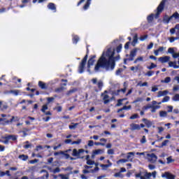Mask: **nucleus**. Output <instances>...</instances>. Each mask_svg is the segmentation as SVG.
<instances>
[{
	"label": "nucleus",
	"instance_id": "37998d69",
	"mask_svg": "<svg viewBox=\"0 0 179 179\" xmlns=\"http://www.w3.org/2000/svg\"><path fill=\"white\" fill-rule=\"evenodd\" d=\"M81 143H82V139H78V141H73L71 143V145H80Z\"/></svg>",
	"mask_w": 179,
	"mask_h": 179
},
{
	"label": "nucleus",
	"instance_id": "5fc2aeb1",
	"mask_svg": "<svg viewBox=\"0 0 179 179\" xmlns=\"http://www.w3.org/2000/svg\"><path fill=\"white\" fill-rule=\"evenodd\" d=\"M61 171V169L59 167H57L56 169H53L52 173L53 174H57V173H59Z\"/></svg>",
	"mask_w": 179,
	"mask_h": 179
},
{
	"label": "nucleus",
	"instance_id": "cd10ccee",
	"mask_svg": "<svg viewBox=\"0 0 179 179\" xmlns=\"http://www.w3.org/2000/svg\"><path fill=\"white\" fill-rule=\"evenodd\" d=\"M78 41H79V36L78 35L73 36V44H78Z\"/></svg>",
	"mask_w": 179,
	"mask_h": 179
},
{
	"label": "nucleus",
	"instance_id": "b1692460",
	"mask_svg": "<svg viewBox=\"0 0 179 179\" xmlns=\"http://www.w3.org/2000/svg\"><path fill=\"white\" fill-rule=\"evenodd\" d=\"M137 43H138V34H136L133 38V41L131 42V45H133V47H135V45H136Z\"/></svg>",
	"mask_w": 179,
	"mask_h": 179
},
{
	"label": "nucleus",
	"instance_id": "13d9d810",
	"mask_svg": "<svg viewBox=\"0 0 179 179\" xmlns=\"http://www.w3.org/2000/svg\"><path fill=\"white\" fill-rule=\"evenodd\" d=\"M78 124L76 123L73 125H69V129H75V128H76V127H78Z\"/></svg>",
	"mask_w": 179,
	"mask_h": 179
},
{
	"label": "nucleus",
	"instance_id": "aec40b11",
	"mask_svg": "<svg viewBox=\"0 0 179 179\" xmlns=\"http://www.w3.org/2000/svg\"><path fill=\"white\" fill-rule=\"evenodd\" d=\"M18 159H20V160H22V162H26L29 159V155H26L24 154L20 155L18 156Z\"/></svg>",
	"mask_w": 179,
	"mask_h": 179
},
{
	"label": "nucleus",
	"instance_id": "7ed1b4c3",
	"mask_svg": "<svg viewBox=\"0 0 179 179\" xmlns=\"http://www.w3.org/2000/svg\"><path fill=\"white\" fill-rule=\"evenodd\" d=\"M166 2H167V0H162L159 6L157 8V13L155 14V19H159L160 17V13L164 10V6H166Z\"/></svg>",
	"mask_w": 179,
	"mask_h": 179
},
{
	"label": "nucleus",
	"instance_id": "a878e982",
	"mask_svg": "<svg viewBox=\"0 0 179 179\" xmlns=\"http://www.w3.org/2000/svg\"><path fill=\"white\" fill-rule=\"evenodd\" d=\"M151 108V113H155L156 110H159V108H160V106L152 105Z\"/></svg>",
	"mask_w": 179,
	"mask_h": 179
},
{
	"label": "nucleus",
	"instance_id": "603ef678",
	"mask_svg": "<svg viewBox=\"0 0 179 179\" xmlns=\"http://www.w3.org/2000/svg\"><path fill=\"white\" fill-rule=\"evenodd\" d=\"M169 142V140H164V141L162 142V143L160 148H163L164 146H167V143H168Z\"/></svg>",
	"mask_w": 179,
	"mask_h": 179
},
{
	"label": "nucleus",
	"instance_id": "f3484780",
	"mask_svg": "<svg viewBox=\"0 0 179 179\" xmlns=\"http://www.w3.org/2000/svg\"><path fill=\"white\" fill-rule=\"evenodd\" d=\"M142 121L144 122V124H145L147 128H150V127L152 125V122L146 118H143Z\"/></svg>",
	"mask_w": 179,
	"mask_h": 179
},
{
	"label": "nucleus",
	"instance_id": "6e6d98bb",
	"mask_svg": "<svg viewBox=\"0 0 179 179\" xmlns=\"http://www.w3.org/2000/svg\"><path fill=\"white\" fill-rule=\"evenodd\" d=\"M87 164L88 166H93V164H94V161H92V159H89L88 161H87Z\"/></svg>",
	"mask_w": 179,
	"mask_h": 179
},
{
	"label": "nucleus",
	"instance_id": "680f3d73",
	"mask_svg": "<svg viewBox=\"0 0 179 179\" xmlns=\"http://www.w3.org/2000/svg\"><path fill=\"white\" fill-rule=\"evenodd\" d=\"M143 99L142 98H141V97H138V98H137L136 100H134V101H133V103H139V101H143Z\"/></svg>",
	"mask_w": 179,
	"mask_h": 179
},
{
	"label": "nucleus",
	"instance_id": "338daca9",
	"mask_svg": "<svg viewBox=\"0 0 179 179\" xmlns=\"http://www.w3.org/2000/svg\"><path fill=\"white\" fill-rule=\"evenodd\" d=\"M41 149H43V145H37L35 150L38 152V150H41Z\"/></svg>",
	"mask_w": 179,
	"mask_h": 179
},
{
	"label": "nucleus",
	"instance_id": "f03ea898",
	"mask_svg": "<svg viewBox=\"0 0 179 179\" xmlns=\"http://www.w3.org/2000/svg\"><path fill=\"white\" fill-rule=\"evenodd\" d=\"M88 57H89V48H87L86 55L82 59L78 66L79 73H83V72L85 71V66H86V62H87Z\"/></svg>",
	"mask_w": 179,
	"mask_h": 179
},
{
	"label": "nucleus",
	"instance_id": "9d476101",
	"mask_svg": "<svg viewBox=\"0 0 179 179\" xmlns=\"http://www.w3.org/2000/svg\"><path fill=\"white\" fill-rule=\"evenodd\" d=\"M106 93H108V91L105 90L104 92L101 94V96H103V101L104 104H108L110 102V96L108 94H106Z\"/></svg>",
	"mask_w": 179,
	"mask_h": 179
},
{
	"label": "nucleus",
	"instance_id": "bf43d9fd",
	"mask_svg": "<svg viewBox=\"0 0 179 179\" xmlns=\"http://www.w3.org/2000/svg\"><path fill=\"white\" fill-rule=\"evenodd\" d=\"M168 52L169 53V54H172V55H173V54H174V48H169V49H168Z\"/></svg>",
	"mask_w": 179,
	"mask_h": 179
},
{
	"label": "nucleus",
	"instance_id": "bb28decb",
	"mask_svg": "<svg viewBox=\"0 0 179 179\" xmlns=\"http://www.w3.org/2000/svg\"><path fill=\"white\" fill-rule=\"evenodd\" d=\"M176 29L178 30L179 29V24H177L174 28L170 29L171 34H174L176 33Z\"/></svg>",
	"mask_w": 179,
	"mask_h": 179
},
{
	"label": "nucleus",
	"instance_id": "ea45409f",
	"mask_svg": "<svg viewBox=\"0 0 179 179\" xmlns=\"http://www.w3.org/2000/svg\"><path fill=\"white\" fill-rule=\"evenodd\" d=\"M121 50H122V44H120L117 48H116V52L118 53L121 52Z\"/></svg>",
	"mask_w": 179,
	"mask_h": 179
},
{
	"label": "nucleus",
	"instance_id": "de8ad7c7",
	"mask_svg": "<svg viewBox=\"0 0 179 179\" xmlns=\"http://www.w3.org/2000/svg\"><path fill=\"white\" fill-rule=\"evenodd\" d=\"M139 61H143V57H137L134 62V64H137L138 62H139Z\"/></svg>",
	"mask_w": 179,
	"mask_h": 179
},
{
	"label": "nucleus",
	"instance_id": "7c9ffc66",
	"mask_svg": "<svg viewBox=\"0 0 179 179\" xmlns=\"http://www.w3.org/2000/svg\"><path fill=\"white\" fill-rule=\"evenodd\" d=\"M159 117H167V112L164 110L159 111Z\"/></svg>",
	"mask_w": 179,
	"mask_h": 179
},
{
	"label": "nucleus",
	"instance_id": "0eeeda50",
	"mask_svg": "<svg viewBox=\"0 0 179 179\" xmlns=\"http://www.w3.org/2000/svg\"><path fill=\"white\" fill-rule=\"evenodd\" d=\"M138 52V50L136 48L133 49L130 52L129 57L124 59V65H127V61H129V62L134 61V59H135V57H136V52Z\"/></svg>",
	"mask_w": 179,
	"mask_h": 179
},
{
	"label": "nucleus",
	"instance_id": "e433bc0d",
	"mask_svg": "<svg viewBox=\"0 0 179 179\" xmlns=\"http://www.w3.org/2000/svg\"><path fill=\"white\" fill-rule=\"evenodd\" d=\"M172 100L173 101H179V94H176L173 98H172Z\"/></svg>",
	"mask_w": 179,
	"mask_h": 179
},
{
	"label": "nucleus",
	"instance_id": "69168bd1",
	"mask_svg": "<svg viewBox=\"0 0 179 179\" xmlns=\"http://www.w3.org/2000/svg\"><path fill=\"white\" fill-rule=\"evenodd\" d=\"M131 108H132V106L131 105L129 106H123V110H131Z\"/></svg>",
	"mask_w": 179,
	"mask_h": 179
},
{
	"label": "nucleus",
	"instance_id": "6e6552de",
	"mask_svg": "<svg viewBox=\"0 0 179 179\" xmlns=\"http://www.w3.org/2000/svg\"><path fill=\"white\" fill-rule=\"evenodd\" d=\"M147 158L150 163H156L157 161V156L155 153L147 154Z\"/></svg>",
	"mask_w": 179,
	"mask_h": 179
},
{
	"label": "nucleus",
	"instance_id": "2eb2a0df",
	"mask_svg": "<svg viewBox=\"0 0 179 179\" xmlns=\"http://www.w3.org/2000/svg\"><path fill=\"white\" fill-rule=\"evenodd\" d=\"M48 9L52 10L54 13H55L57 12V6H55V3H49L48 4Z\"/></svg>",
	"mask_w": 179,
	"mask_h": 179
},
{
	"label": "nucleus",
	"instance_id": "39448f33",
	"mask_svg": "<svg viewBox=\"0 0 179 179\" xmlns=\"http://www.w3.org/2000/svg\"><path fill=\"white\" fill-rule=\"evenodd\" d=\"M96 55H92L90 56V58L87 61V72H89L90 73L92 72V71L90 70V69L92 68V66H93V65H94V62H96Z\"/></svg>",
	"mask_w": 179,
	"mask_h": 179
},
{
	"label": "nucleus",
	"instance_id": "ddd939ff",
	"mask_svg": "<svg viewBox=\"0 0 179 179\" xmlns=\"http://www.w3.org/2000/svg\"><path fill=\"white\" fill-rule=\"evenodd\" d=\"M129 129L130 131H141V126L138 124L131 123Z\"/></svg>",
	"mask_w": 179,
	"mask_h": 179
},
{
	"label": "nucleus",
	"instance_id": "f8f14e48",
	"mask_svg": "<svg viewBox=\"0 0 179 179\" xmlns=\"http://www.w3.org/2000/svg\"><path fill=\"white\" fill-rule=\"evenodd\" d=\"M162 178H166V179H176V176L171 174L169 172H165L162 175Z\"/></svg>",
	"mask_w": 179,
	"mask_h": 179
},
{
	"label": "nucleus",
	"instance_id": "20e7f679",
	"mask_svg": "<svg viewBox=\"0 0 179 179\" xmlns=\"http://www.w3.org/2000/svg\"><path fill=\"white\" fill-rule=\"evenodd\" d=\"M91 82H92L93 85H97V87H94V92H96V93H99V92H101L103 86V81L99 80L97 83V78H92L91 80Z\"/></svg>",
	"mask_w": 179,
	"mask_h": 179
},
{
	"label": "nucleus",
	"instance_id": "473e14b6",
	"mask_svg": "<svg viewBox=\"0 0 179 179\" xmlns=\"http://www.w3.org/2000/svg\"><path fill=\"white\" fill-rule=\"evenodd\" d=\"M167 101H170V96H165L162 100V103H167Z\"/></svg>",
	"mask_w": 179,
	"mask_h": 179
},
{
	"label": "nucleus",
	"instance_id": "6ab92c4d",
	"mask_svg": "<svg viewBox=\"0 0 179 179\" xmlns=\"http://www.w3.org/2000/svg\"><path fill=\"white\" fill-rule=\"evenodd\" d=\"M167 94H169V91H167V90L159 91V92H158L157 97H162L163 96H167Z\"/></svg>",
	"mask_w": 179,
	"mask_h": 179
},
{
	"label": "nucleus",
	"instance_id": "864d4df0",
	"mask_svg": "<svg viewBox=\"0 0 179 179\" xmlns=\"http://www.w3.org/2000/svg\"><path fill=\"white\" fill-rule=\"evenodd\" d=\"M94 145L96 146H106V143H100V142H95Z\"/></svg>",
	"mask_w": 179,
	"mask_h": 179
},
{
	"label": "nucleus",
	"instance_id": "a211bd4d",
	"mask_svg": "<svg viewBox=\"0 0 179 179\" xmlns=\"http://www.w3.org/2000/svg\"><path fill=\"white\" fill-rule=\"evenodd\" d=\"M103 153H104V150H101V149L94 150L92 152V156H96L97 155H103Z\"/></svg>",
	"mask_w": 179,
	"mask_h": 179
},
{
	"label": "nucleus",
	"instance_id": "49530a36",
	"mask_svg": "<svg viewBox=\"0 0 179 179\" xmlns=\"http://www.w3.org/2000/svg\"><path fill=\"white\" fill-rule=\"evenodd\" d=\"M128 162V159H120L117 162V164H120V163H127Z\"/></svg>",
	"mask_w": 179,
	"mask_h": 179
},
{
	"label": "nucleus",
	"instance_id": "c756f323",
	"mask_svg": "<svg viewBox=\"0 0 179 179\" xmlns=\"http://www.w3.org/2000/svg\"><path fill=\"white\" fill-rule=\"evenodd\" d=\"M114 177H115L116 178L118 177L120 178H124V175H122V173H121L120 172H117L114 174Z\"/></svg>",
	"mask_w": 179,
	"mask_h": 179
},
{
	"label": "nucleus",
	"instance_id": "423d86ee",
	"mask_svg": "<svg viewBox=\"0 0 179 179\" xmlns=\"http://www.w3.org/2000/svg\"><path fill=\"white\" fill-rule=\"evenodd\" d=\"M3 139H4L3 143H4V145H8L9 143V141H13V142L17 141V136L10 134L3 137Z\"/></svg>",
	"mask_w": 179,
	"mask_h": 179
},
{
	"label": "nucleus",
	"instance_id": "e2e57ef3",
	"mask_svg": "<svg viewBox=\"0 0 179 179\" xmlns=\"http://www.w3.org/2000/svg\"><path fill=\"white\" fill-rule=\"evenodd\" d=\"M167 108H169L167 113H173V106H167Z\"/></svg>",
	"mask_w": 179,
	"mask_h": 179
},
{
	"label": "nucleus",
	"instance_id": "0e129e2a",
	"mask_svg": "<svg viewBox=\"0 0 179 179\" xmlns=\"http://www.w3.org/2000/svg\"><path fill=\"white\" fill-rule=\"evenodd\" d=\"M59 155H64V151L55 152L54 156H59Z\"/></svg>",
	"mask_w": 179,
	"mask_h": 179
},
{
	"label": "nucleus",
	"instance_id": "2f4dec72",
	"mask_svg": "<svg viewBox=\"0 0 179 179\" xmlns=\"http://www.w3.org/2000/svg\"><path fill=\"white\" fill-rule=\"evenodd\" d=\"M166 161L167 164H170V163H173L174 159H173V157L170 156L166 158Z\"/></svg>",
	"mask_w": 179,
	"mask_h": 179
},
{
	"label": "nucleus",
	"instance_id": "774afa93",
	"mask_svg": "<svg viewBox=\"0 0 179 179\" xmlns=\"http://www.w3.org/2000/svg\"><path fill=\"white\" fill-rule=\"evenodd\" d=\"M107 153H108V155H114V150L109 149V150H108Z\"/></svg>",
	"mask_w": 179,
	"mask_h": 179
},
{
	"label": "nucleus",
	"instance_id": "4c0bfd02",
	"mask_svg": "<svg viewBox=\"0 0 179 179\" xmlns=\"http://www.w3.org/2000/svg\"><path fill=\"white\" fill-rule=\"evenodd\" d=\"M131 156H135V152H128L127 156V159L128 160H130L131 159Z\"/></svg>",
	"mask_w": 179,
	"mask_h": 179
},
{
	"label": "nucleus",
	"instance_id": "f257e3e1",
	"mask_svg": "<svg viewBox=\"0 0 179 179\" xmlns=\"http://www.w3.org/2000/svg\"><path fill=\"white\" fill-rule=\"evenodd\" d=\"M115 55V50H113V48H108L106 52H103L95 64L94 72H100L101 68H104L106 71H114L115 59H120V55L115 57H114Z\"/></svg>",
	"mask_w": 179,
	"mask_h": 179
},
{
	"label": "nucleus",
	"instance_id": "a18cd8bd",
	"mask_svg": "<svg viewBox=\"0 0 179 179\" xmlns=\"http://www.w3.org/2000/svg\"><path fill=\"white\" fill-rule=\"evenodd\" d=\"M136 118H139V115H138L137 113L130 116V120H136Z\"/></svg>",
	"mask_w": 179,
	"mask_h": 179
},
{
	"label": "nucleus",
	"instance_id": "79ce46f5",
	"mask_svg": "<svg viewBox=\"0 0 179 179\" xmlns=\"http://www.w3.org/2000/svg\"><path fill=\"white\" fill-rule=\"evenodd\" d=\"M164 83H170L171 82V78L166 77L165 78L164 80L162 81Z\"/></svg>",
	"mask_w": 179,
	"mask_h": 179
},
{
	"label": "nucleus",
	"instance_id": "c9c22d12",
	"mask_svg": "<svg viewBox=\"0 0 179 179\" xmlns=\"http://www.w3.org/2000/svg\"><path fill=\"white\" fill-rule=\"evenodd\" d=\"M111 166H113V164H101L100 167H102V169H108V167H111Z\"/></svg>",
	"mask_w": 179,
	"mask_h": 179
},
{
	"label": "nucleus",
	"instance_id": "c85d7f7f",
	"mask_svg": "<svg viewBox=\"0 0 179 179\" xmlns=\"http://www.w3.org/2000/svg\"><path fill=\"white\" fill-rule=\"evenodd\" d=\"M9 93H12L14 96H19V90H11Z\"/></svg>",
	"mask_w": 179,
	"mask_h": 179
},
{
	"label": "nucleus",
	"instance_id": "09e8293b",
	"mask_svg": "<svg viewBox=\"0 0 179 179\" xmlns=\"http://www.w3.org/2000/svg\"><path fill=\"white\" fill-rule=\"evenodd\" d=\"M148 34L141 36H140V41H145V40H146V38H148Z\"/></svg>",
	"mask_w": 179,
	"mask_h": 179
},
{
	"label": "nucleus",
	"instance_id": "a19ab883",
	"mask_svg": "<svg viewBox=\"0 0 179 179\" xmlns=\"http://www.w3.org/2000/svg\"><path fill=\"white\" fill-rule=\"evenodd\" d=\"M153 75H155V71H149L145 73V76H153Z\"/></svg>",
	"mask_w": 179,
	"mask_h": 179
},
{
	"label": "nucleus",
	"instance_id": "dca6fc26",
	"mask_svg": "<svg viewBox=\"0 0 179 179\" xmlns=\"http://www.w3.org/2000/svg\"><path fill=\"white\" fill-rule=\"evenodd\" d=\"M159 61L162 62V64H166V62H169L170 61L169 56L161 57L159 58Z\"/></svg>",
	"mask_w": 179,
	"mask_h": 179
},
{
	"label": "nucleus",
	"instance_id": "5701e85b",
	"mask_svg": "<svg viewBox=\"0 0 179 179\" xmlns=\"http://www.w3.org/2000/svg\"><path fill=\"white\" fill-rule=\"evenodd\" d=\"M174 64H177L176 62H169V66L170 68H173L174 69H178L179 66L178 65H174Z\"/></svg>",
	"mask_w": 179,
	"mask_h": 179
},
{
	"label": "nucleus",
	"instance_id": "8fccbe9b",
	"mask_svg": "<svg viewBox=\"0 0 179 179\" xmlns=\"http://www.w3.org/2000/svg\"><path fill=\"white\" fill-rule=\"evenodd\" d=\"M120 92H121L120 90H117L113 92V94H114V96H120Z\"/></svg>",
	"mask_w": 179,
	"mask_h": 179
},
{
	"label": "nucleus",
	"instance_id": "c03bdc74",
	"mask_svg": "<svg viewBox=\"0 0 179 179\" xmlns=\"http://www.w3.org/2000/svg\"><path fill=\"white\" fill-rule=\"evenodd\" d=\"M59 177H61L62 179H69L68 175H64L62 173L59 174Z\"/></svg>",
	"mask_w": 179,
	"mask_h": 179
},
{
	"label": "nucleus",
	"instance_id": "f704fd0d",
	"mask_svg": "<svg viewBox=\"0 0 179 179\" xmlns=\"http://www.w3.org/2000/svg\"><path fill=\"white\" fill-rule=\"evenodd\" d=\"M124 100H125V99H118L117 103L116 104L117 107H120V106H122V101H124Z\"/></svg>",
	"mask_w": 179,
	"mask_h": 179
},
{
	"label": "nucleus",
	"instance_id": "72a5a7b5",
	"mask_svg": "<svg viewBox=\"0 0 179 179\" xmlns=\"http://www.w3.org/2000/svg\"><path fill=\"white\" fill-rule=\"evenodd\" d=\"M147 68L150 70H152L155 68H157V64H155V63H151L150 66H147Z\"/></svg>",
	"mask_w": 179,
	"mask_h": 179
},
{
	"label": "nucleus",
	"instance_id": "9b49d317",
	"mask_svg": "<svg viewBox=\"0 0 179 179\" xmlns=\"http://www.w3.org/2000/svg\"><path fill=\"white\" fill-rule=\"evenodd\" d=\"M20 121V117L17 116H12L10 120L6 121V124L9 125L12 122H19Z\"/></svg>",
	"mask_w": 179,
	"mask_h": 179
},
{
	"label": "nucleus",
	"instance_id": "1a4fd4ad",
	"mask_svg": "<svg viewBox=\"0 0 179 179\" xmlns=\"http://www.w3.org/2000/svg\"><path fill=\"white\" fill-rule=\"evenodd\" d=\"M80 153H85V150L79 149L78 151L76 148H74L73 150L72 156H73L74 157H78V159H80Z\"/></svg>",
	"mask_w": 179,
	"mask_h": 179
},
{
	"label": "nucleus",
	"instance_id": "4be33fe9",
	"mask_svg": "<svg viewBox=\"0 0 179 179\" xmlns=\"http://www.w3.org/2000/svg\"><path fill=\"white\" fill-rule=\"evenodd\" d=\"M155 19V14L151 13L147 17L148 23H152Z\"/></svg>",
	"mask_w": 179,
	"mask_h": 179
},
{
	"label": "nucleus",
	"instance_id": "393cba45",
	"mask_svg": "<svg viewBox=\"0 0 179 179\" xmlns=\"http://www.w3.org/2000/svg\"><path fill=\"white\" fill-rule=\"evenodd\" d=\"M90 2H92V0H87L86 3L83 6L84 10H87L89 9V6H90Z\"/></svg>",
	"mask_w": 179,
	"mask_h": 179
},
{
	"label": "nucleus",
	"instance_id": "4d7b16f0",
	"mask_svg": "<svg viewBox=\"0 0 179 179\" xmlns=\"http://www.w3.org/2000/svg\"><path fill=\"white\" fill-rule=\"evenodd\" d=\"M45 110H48V106L47 105H43L41 108L42 113H45Z\"/></svg>",
	"mask_w": 179,
	"mask_h": 179
},
{
	"label": "nucleus",
	"instance_id": "58836bf2",
	"mask_svg": "<svg viewBox=\"0 0 179 179\" xmlns=\"http://www.w3.org/2000/svg\"><path fill=\"white\" fill-rule=\"evenodd\" d=\"M62 155H64V156H65L66 159L70 158V160H75V158L71 157V155H69V154H68V153L64 152V154H62Z\"/></svg>",
	"mask_w": 179,
	"mask_h": 179
},
{
	"label": "nucleus",
	"instance_id": "412c9836",
	"mask_svg": "<svg viewBox=\"0 0 179 179\" xmlns=\"http://www.w3.org/2000/svg\"><path fill=\"white\" fill-rule=\"evenodd\" d=\"M164 51V47L161 46L157 50H154V54L157 57L159 55V52H163Z\"/></svg>",
	"mask_w": 179,
	"mask_h": 179
},
{
	"label": "nucleus",
	"instance_id": "052dcab7",
	"mask_svg": "<svg viewBox=\"0 0 179 179\" xmlns=\"http://www.w3.org/2000/svg\"><path fill=\"white\" fill-rule=\"evenodd\" d=\"M141 143H146V136H143L142 138L140 141Z\"/></svg>",
	"mask_w": 179,
	"mask_h": 179
},
{
	"label": "nucleus",
	"instance_id": "4468645a",
	"mask_svg": "<svg viewBox=\"0 0 179 179\" xmlns=\"http://www.w3.org/2000/svg\"><path fill=\"white\" fill-rule=\"evenodd\" d=\"M38 86L42 90H45L48 89V86L47 85V84L43 81H38Z\"/></svg>",
	"mask_w": 179,
	"mask_h": 179
},
{
	"label": "nucleus",
	"instance_id": "3c124183",
	"mask_svg": "<svg viewBox=\"0 0 179 179\" xmlns=\"http://www.w3.org/2000/svg\"><path fill=\"white\" fill-rule=\"evenodd\" d=\"M64 91V87H58L55 90L56 93H61V92Z\"/></svg>",
	"mask_w": 179,
	"mask_h": 179
}]
</instances>
